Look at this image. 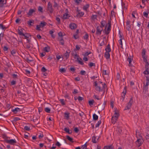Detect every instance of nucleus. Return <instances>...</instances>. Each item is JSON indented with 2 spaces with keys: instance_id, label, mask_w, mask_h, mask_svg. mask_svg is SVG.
Instances as JSON below:
<instances>
[{
  "instance_id": "obj_1",
  "label": "nucleus",
  "mask_w": 149,
  "mask_h": 149,
  "mask_svg": "<svg viewBox=\"0 0 149 149\" xmlns=\"http://www.w3.org/2000/svg\"><path fill=\"white\" fill-rule=\"evenodd\" d=\"M108 26L107 30H106V28L107 27V25L105 26V29L104 30V31H105V33L107 35L109 33L110 31L111 30V21L110 20H109L108 21Z\"/></svg>"
},
{
  "instance_id": "obj_2",
  "label": "nucleus",
  "mask_w": 149,
  "mask_h": 149,
  "mask_svg": "<svg viewBox=\"0 0 149 149\" xmlns=\"http://www.w3.org/2000/svg\"><path fill=\"white\" fill-rule=\"evenodd\" d=\"M118 14L120 17L121 21L123 23V24L124 25V17L123 15V11H122L120 10L118 12Z\"/></svg>"
},
{
  "instance_id": "obj_3",
  "label": "nucleus",
  "mask_w": 149,
  "mask_h": 149,
  "mask_svg": "<svg viewBox=\"0 0 149 149\" xmlns=\"http://www.w3.org/2000/svg\"><path fill=\"white\" fill-rule=\"evenodd\" d=\"M47 10L51 14L53 12L54 10V9L52 8V4L50 2L48 3Z\"/></svg>"
},
{
  "instance_id": "obj_4",
  "label": "nucleus",
  "mask_w": 149,
  "mask_h": 149,
  "mask_svg": "<svg viewBox=\"0 0 149 149\" xmlns=\"http://www.w3.org/2000/svg\"><path fill=\"white\" fill-rule=\"evenodd\" d=\"M133 102V97H131L130 99L129 102L128 103H127V104L124 110L129 109H130L132 104Z\"/></svg>"
},
{
  "instance_id": "obj_5",
  "label": "nucleus",
  "mask_w": 149,
  "mask_h": 149,
  "mask_svg": "<svg viewBox=\"0 0 149 149\" xmlns=\"http://www.w3.org/2000/svg\"><path fill=\"white\" fill-rule=\"evenodd\" d=\"M5 141L6 143L12 145H14L16 143H17L15 139H11L9 140H5Z\"/></svg>"
},
{
  "instance_id": "obj_6",
  "label": "nucleus",
  "mask_w": 149,
  "mask_h": 149,
  "mask_svg": "<svg viewBox=\"0 0 149 149\" xmlns=\"http://www.w3.org/2000/svg\"><path fill=\"white\" fill-rule=\"evenodd\" d=\"M114 115L112 117V118L113 119V118H114L115 119H116L117 120L118 117L119 116V112L118 111L117 109L116 108V109H115L114 110Z\"/></svg>"
},
{
  "instance_id": "obj_7",
  "label": "nucleus",
  "mask_w": 149,
  "mask_h": 149,
  "mask_svg": "<svg viewBox=\"0 0 149 149\" xmlns=\"http://www.w3.org/2000/svg\"><path fill=\"white\" fill-rule=\"evenodd\" d=\"M94 86L96 87V89L97 91H100L102 90V89H101L100 86H97V81L94 82Z\"/></svg>"
},
{
  "instance_id": "obj_8",
  "label": "nucleus",
  "mask_w": 149,
  "mask_h": 149,
  "mask_svg": "<svg viewBox=\"0 0 149 149\" xmlns=\"http://www.w3.org/2000/svg\"><path fill=\"white\" fill-rule=\"evenodd\" d=\"M102 31V29H100V27H99V26H97L96 28V34L99 35H100Z\"/></svg>"
},
{
  "instance_id": "obj_9",
  "label": "nucleus",
  "mask_w": 149,
  "mask_h": 149,
  "mask_svg": "<svg viewBox=\"0 0 149 149\" xmlns=\"http://www.w3.org/2000/svg\"><path fill=\"white\" fill-rule=\"evenodd\" d=\"M70 51L69 49H68L67 51L64 54V56L65 58L67 59L69 57L70 55Z\"/></svg>"
},
{
  "instance_id": "obj_10",
  "label": "nucleus",
  "mask_w": 149,
  "mask_h": 149,
  "mask_svg": "<svg viewBox=\"0 0 149 149\" xmlns=\"http://www.w3.org/2000/svg\"><path fill=\"white\" fill-rule=\"evenodd\" d=\"M18 34L20 35L24 36V34L23 33L22 28L19 27L18 29Z\"/></svg>"
},
{
  "instance_id": "obj_11",
  "label": "nucleus",
  "mask_w": 149,
  "mask_h": 149,
  "mask_svg": "<svg viewBox=\"0 0 149 149\" xmlns=\"http://www.w3.org/2000/svg\"><path fill=\"white\" fill-rule=\"evenodd\" d=\"M70 27L72 29H74L77 27L76 25L74 23H71L69 25Z\"/></svg>"
},
{
  "instance_id": "obj_12",
  "label": "nucleus",
  "mask_w": 149,
  "mask_h": 149,
  "mask_svg": "<svg viewBox=\"0 0 149 149\" xmlns=\"http://www.w3.org/2000/svg\"><path fill=\"white\" fill-rule=\"evenodd\" d=\"M105 49L106 52H111V49L110 48V45L109 44L107 45Z\"/></svg>"
},
{
  "instance_id": "obj_13",
  "label": "nucleus",
  "mask_w": 149,
  "mask_h": 149,
  "mask_svg": "<svg viewBox=\"0 0 149 149\" xmlns=\"http://www.w3.org/2000/svg\"><path fill=\"white\" fill-rule=\"evenodd\" d=\"M35 12V10L34 9H30L27 13V15L29 16H31L32 15L33 13Z\"/></svg>"
},
{
  "instance_id": "obj_14",
  "label": "nucleus",
  "mask_w": 149,
  "mask_h": 149,
  "mask_svg": "<svg viewBox=\"0 0 149 149\" xmlns=\"http://www.w3.org/2000/svg\"><path fill=\"white\" fill-rule=\"evenodd\" d=\"M99 109L101 111L104 110L105 108V106L104 104H99L98 105Z\"/></svg>"
},
{
  "instance_id": "obj_15",
  "label": "nucleus",
  "mask_w": 149,
  "mask_h": 149,
  "mask_svg": "<svg viewBox=\"0 0 149 149\" xmlns=\"http://www.w3.org/2000/svg\"><path fill=\"white\" fill-rule=\"evenodd\" d=\"M144 86L143 88V92H145L146 93V91H147L148 88V86L149 85L146 84L145 85L144 83Z\"/></svg>"
},
{
  "instance_id": "obj_16",
  "label": "nucleus",
  "mask_w": 149,
  "mask_h": 149,
  "mask_svg": "<svg viewBox=\"0 0 149 149\" xmlns=\"http://www.w3.org/2000/svg\"><path fill=\"white\" fill-rule=\"evenodd\" d=\"M21 111L20 109L18 108H16L12 109V111L15 113H16L17 112L20 111Z\"/></svg>"
},
{
  "instance_id": "obj_17",
  "label": "nucleus",
  "mask_w": 149,
  "mask_h": 149,
  "mask_svg": "<svg viewBox=\"0 0 149 149\" xmlns=\"http://www.w3.org/2000/svg\"><path fill=\"white\" fill-rule=\"evenodd\" d=\"M77 61L79 64L81 65H83L84 64V63L82 61V59L81 58H77Z\"/></svg>"
},
{
  "instance_id": "obj_18",
  "label": "nucleus",
  "mask_w": 149,
  "mask_h": 149,
  "mask_svg": "<svg viewBox=\"0 0 149 149\" xmlns=\"http://www.w3.org/2000/svg\"><path fill=\"white\" fill-rule=\"evenodd\" d=\"M113 146L112 145L108 146H105L104 147L103 149H113Z\"/></svg>"
},
{
  "instance_id": "obj_19",
  "label": "nucleus",
  "mask_w": 149,
  "mask_h": 149,
  "mask_svg": "<svg viewBox=\"0 0 149 149\" xmlns=\"http://www.w3.org/2000/svg\"><path fill=\"white\" fill-rule=\"evenodd\" d=\"M64 130L68 134H70L72 133V131L71 130H70L68 128L65 127Z\"/></svg>"
},
{
  "instance_id": "obj_20",
  "label": "nucleus",
  "mask_w": 149,
  "mask_h": 149,
  "mask_svg": "<svg viewBox=\"0 0 149 149\" xmlns=\"http://www.w3.org/2000/svg\"><path fill=\"white\" fill-rule=\"evenodd\" d=\"M137 142V145L138 147L142 145L141 141V139H138L136 142Z\"/></svg>"
},
{
  "instance_id": "obj_21",
  "label": "nucleus",
  "mask_w": 149,
  "mask_h": 149,
  "mask_svg": "<svg viewBox=\"0 0 149 149\" xmlns=\"http://www.w3.org/2000/svg\"><path fill=\"white\" fill-rule=\"evenodd\" d=\"M109 53L106 52L105 53L104 56L107 59H108L110 58V55Z\"/></svg>"
},
{
  "instance_id": "obj_22",
  "label": "nucleus",
  "mask_w": 149,
  "mask_h": 149,
  "mask_svg": "<svg viewBox=\"0 0 149 149\" xmlns=\"http://www.w3.org/2000/svg\"><path fill=\"white\" fill-rule=\"evenodd\" d=\"M142 58H143V61H144V62H145L146 63V66L147 65H148L149 64L148 63V62L147 61V57L146 56H143Z\"/></svg>"
},
{
  "instance_id": "obj_23",
  "label": "nucleus",
  "mask_w": 149,
  "mask_h": 149,
  "mask_svg": "<svg viewBox=\"0 0 149 149\" xmlns=\"http://www.w3.org/2000/svg\"><path fill=\"white\" fill-rule=\"evenodd\" d=\"M47 24V23L44 21L41 22L39 25L41 27H43Z\"/></svg>"
},
{
  "instance_id": "obj_24",
  "label": "nucleus",
  "mask_w": 149,
  "mask_h": 149,
  "mask_svg": "<svg viewBox=\"0 0 149 149\" xmlns=\"http://www.w3.org/2000/svg\"><path fill=\"white\" fill-rule=\"evenodd\" d=\"M98 116L95 114L94 113L93 114V120H97L98 119Z\"/></svg>"
},
{
  "instance_id": "obj_25",
  "label": "nucleus",
  "mask_w": 149,
  "mask_h": 149,
  "mask_svg": "<svg viewBox=\"0 0 149 149\" xmlns=\"http://www.w3.org/2000/svg\"><path fill=\"white\" fill-rule=\"evenodd\" d=\"M70 113H64V117L66 118V119L67 120H68L69 118L70 117Z\"/></svg>"
},
{
  "instance_id": "obj_26",
  "label": "nucleus",
  "mask_w": 149,
  "mask_h": 149,
  "mask_svg": "<svg viewBox=\"0 0 149 149\" xmlns=\"http://www.w3.org/2000/svg\"><path fill=\"white\" fill-rule=\"evenodd\" d=\"M134 25L136 26V28L137 29H139V28L141 26V23L139 22L138 23L135 22L134 23Z\"/></svg>"
},
{
  "instance_id": "obj_27",
  "label": "nucleus",
  "mask_w": 149,
  "mask_h": 149,
  "mask_svg": "<svg viewBox=\"0 0 149 149\" xmlns=\"http://www.w3.org/2000/svg\"><path fill=\"white\" fill-rule=\"evenodd\" d=\"M50 49V48L48 46L47 47H45L44 48V51L46 52H49Z\"/></svg>"
},
{
  "instance_id": "obj_28",
  "label": "nucleus",
  "mask_w": 149,
  "mask_h": 149,
  "mask_svg": "<svg viewBox=\"0 0 149 149\" xmlns=\"http://www.w3.org/2000/svg\"><path fill=\"white\" fill-rule=\"evenodd\" d=\"M133 59L132 58H130V57H128V58H127V60L129 62V66H132V65L131 64V62L132 61Z\"/></svg>"
},
{
  "instance_id": "obj_29",
  "label": "nucleus",
  "mask_w": 149,
  "mask_h": 149,
  "mask_svg": "<svg viewBox=\"0 0 149 149\" xmlns=\"http://www.w3.org/2000/svg\"><path fill=\"white\" fill-rule=\"evenodd\" d=\"M126 86L124 88V89L125 90V91H123V93H122L123 94V95L122 96V97L123 98V100L124 99V98L125 97V95L126 94Z\"/></svg>"
},
{
  "instance_id": "obj_30",
  "label": "nucleus",
  "mask_w": 149,
  "mask_h": 149,
  "mask_svg": "<svg viewBox=\"0 0 149 149\" xmlns=\"http://www.w3.org/2000/svg\"><path fill=\"white\" fill-rule=\"evenodd\" d=\"M59 141L63 144L65 145V144L67 143L66 142V139H63V140H60Z\"/></svg>"
},
{
  "instance_id": "obj_31",
  "label": "nucleus",
  "mask_w": 149,
  "mask_h": 149,
  "mask_svg": "<svg viewBox=\"0 0 149 149\" xmlns=\"http://www.w3.org/2000/svg\"><path fill=\"white\" fill-rule=\"evenodd\" d=\"M66 138L68 140L70 141V142L72 143L73 142V139L72 138L70 137L69 136H67Z\"/></svg>"
},
{
  "instance_id": "obj_32",
  "label": "nucleus",
  "mask_w": 149,
  "mask_h": 149,
  "mask_svg": "<svg viewBox=\"0 0 149 149\" xmlns=\"http://www.w3.org/2000/svg\"><path fill=\"white\" fill-rule=\"evenodd\" d=\"M102 85L103 86V87L102 88V91H103V93L104 94L105 92V89L107 88V86L105 83L102 84Z\"/></svg>"
},
{
  "instance_id": "obj_33",
  "label": "nucleus",
  "mask_w": 149,
  "mask_h": 149,
  "mask_svg": "<svg viewBox=\"0 0 149 149\" xmlns=\"http://www.w3.org/2000/svg\"><path fill=\"white\" fill-rule=\"evenodd\" d=\"M60 43L62 45H64V41L63 39V38H61V39L59 40Z\"/></svg>"
},
{
  "instance_id": "obj_34",
  "label": "nucleus",
  "mask_w": 149,
  "mask_h": 149,
  "mask_svg": "<svg viewBox=\"0 0 149 149\" xmlns=\"http://www.w3.org/2000/svg\"><path fill=\"white\" fill-rule=\"evenodd\" d=\"M34 22V21L33 20H29L28 22V24L31 26H32V25L31 24V23H33V24Z\"/></svg>"
},
{
  "instance_id": "obj_35",
  "label": "nucleus",
  "mask_w": 149,
  "mask_h": 149,
  "mask_svg": "<svg viewBox=\"0 0 149 149\" xmlns=\"http://www.w3.org/2000/svg\"><path fill=\"white\" fill-rule=\"evenodd\" d=\"M84 39L86 40L88 39V34L86 33L85 35L83 36Z\"/></svg>"
},
{
  "instance_id": "obj_36",
  "label": "nucleus",
  "mask_w": 149,
  "mask_h": 149,
  "mask_svg": "<svg viewBox=\"0 0 149 149\" xmlns=\"http://www.w3.org/2000/svg\"><path fill=\"white\" fill-rule=\"evenodd\" d=\"M26 61L27 62L29 63L33 61V60L32 58L29 59V58L27 57L26 59Z\"/></svg>"
},
{
  "instance_id": "obj_37",
  "label": "nucleus",
  "mask_w": 149,
  "mask_h": 149,
  "mask_svg": "<svg viewBox=\"0 0 149 149\" xmlns=\"http://www.w3.org/2000/svg\"><path fill=\"white\" fill-rule=\"evenodd\" d=\"M69 17V15L67 13H65L63 15V17L64 19H67Z\"/></svg>"
},
{
  "instance_id": "obj_38",
  "label": "nucleus",
  "mask_w": 149,
  "mask_h": 149,
  "mask_svg": "<svg viewBox=\"0 0 149 149\" xmlns=\"http://www.w3.org/2000/svg\"><path fill=\"white\" fill-rule=\"evenodd\" d=\"M94 102V101L93 100H89L88 101V103L90 106L93 105V104Z\"/></svg>"
},
{
  "instance_id": "obj_39",
  "label": "nucleus",
  "mask_w": 149,
  "mask_h": 149,
  "mask_svg": "<svg viewBox=\"0 0 149 149\" xmlns=\"http://www.w3.org/2000/svg\"><path fill=\"white\" fill-rule=\"evenodd\" d=\"M45 111L47 113H50L51 109L48 107H46L45 109Z\"/></svg>"
},
{
  "instance_id": "obj_40",
  "label": "nucleus",
  "mask_w": 149,
  "mask_h": 149,
  "mask_svg": "<svg viewBox=\"0 0 149 149\" xmlns=\"http://www.w3.org/2000/svg\"><path fill=\"white\" fill-rule=\"evenodd\" d=\"M96 139V137L95 136H93L92 138V141L93 143H96L97 142L95 140Z\"/></svg>"
},
{
  "instance_id": "obj_41",
  "label": "nucleus",
  "mask_w": 149,
  "mask_h": 149,
  "mask_svg": "<svg viewBox=\"0 0 149 149\" xmlns=\"http://www.w3.org/2000/svg\"><path fill=\"white\" fill-rule=\"evenodd\" d=\"M146 84L149 85V77L148 76H146Z\"/></svg>"
},
{
  "instance_id": "obj_42",
  "label": "nucleus",
  "mask_w": 149,
  "mask_h": 149,
  "mask_svg": "<svg viewBox=\"0 0 149 149\" xmlns=\"http://www.w3.org/2000/svg\"><path fill=\"white\" fill-rule=\"evenodd\" d=\"M89 6V4H86V5L84 6L83 9L85 10H86Z\"/></svg>"
},
{
  "instance_id": "obj_43",
  "label": "nucleus",
  "mask_w": 149,
  "mask_h": 149,
  "mask_svg": "<svg viewBox=\"0 0 149 149\" xmlns=\"http://www.w3.org/2000/svg\"><path fill=\"white\" fill-rule=\"evenodd\" d=\"M59 71L62 73H64L66 72V70L65 68H62L59 69Z\"/></svg>"
},
{
  "instance_id": "obj_44",
  "label": "nucleus",
  "mask_w": 149,
  "mask_h": 149,
  "mask_svg": "<svg viewBox=\"0 0 149 149\" xmlns=\"http://www.w3.org/2000/svg\"><path fill=\"white\" fill-rule=\"evenodd\" d=\"M89 66L90 67H91L92 66H95V64L92 62H90L88 64Z\"/></svg>"
},
{
  "instance_id": "obj_45",
  "label": "nucleus",
  "mask_w": 149,
  "mask_h": 149,
  "mask_svg": "<svg viewBox=\"0 0 149 149\" xmlns=\"http://www.w3.org/2000/svg\"><path fill=\"white\" fill-rule=\"evenodd\" d=\"M59 101L61 102V104L63 105L65 104V103L64 102V99H60L59 100Z\"/></svg>"
},
{
  "instance_id": "obj_46",
  "label": "nucleus",
  "mask_w": 149,
  "mask_h": 149,
  "mask_svg": "<svg viewBox=\"0 0 149 149\" xmlns=\"http://www.w3.org/2000/svg\"><path fill=\"white\" fill-rule=\"evenodd\" d=\"M38 11L42 13L43 12L42 8L40 6L38 7Z\"/></svg>"
},
{
  "instance_id": "obj_47",
  "label": "nucleus",
  "mask_w": 149,
  "mask_h": 149,
  "mask_svg": "<svg viewBox=\"0 0 149 149\" xmlns=\"http://www.w3.org/2000/svg\"><path fill=\"white\" fill-rule=\"evenodd\" d=\"M148 12H144L143 13V15L145 17L147 18L148 16Z\"/></svg>"
},
{
  "instance_id": "obj_48",
  "label": "nucleus",
  "mask_w": 149,
  "mask_h": 149,
  "mask_svg": "<svg viewBox=\"0 0 149 149\" xmlns=\"http://www.w3.org/2000/svg\"><path fill=\"white\" fill-rule=\"evenodd\" d=\"M117 121V120L116 119H115L114 118H113V119L112 118H112L111 122L113 124H114L115 123H116Z\"/></svg>"
},
{
  "instance_id": "obj_49",
  "label": "nucleus",
  "mask_w": 149,
  "mask_h": 149,
  "mask_svg": "<svg viewBox=\"0 0 149 149\" xmlns=\"http://www.w3.org/2000/svg\"><path fill=\"white\" fill-rule=\"evenodd\" d=\"M58 5L57 4L56 1H54V5H53V7L54 8H55L56 7L58 8Z\"/></svg>"
},
{
  "instance_id": "obj_50",
  "label": "nucleus",
  "mask_w": 149,
  "mask_h": 149,
  "mask_svg": "<svg viewBox=\"0 0 149 149\" xmlns=\"http://www.w3.org/2000/svg\"><path fill=\"white\" fill-rule=\"evenodd\" d=\"M119 3L120 5L121 3L123 8H125V4L124 3H123L122 1L121 2L120 0L119 1Z\"/></svg>"
},
{
  "instance_id": "obj_51",
  "label": "nucleus",
  "mask_w": 149,
  "mask_h": 149,
  "mask_svg": "<svg viewBox=\"0 0 149 149\" xmlns=\"http://www.w3.org/2000/svg\"><path fill=\"white\" fill-rule=\"evenodd\" d=\"M91 53V52L90 51V52H86L84 54V57L86 56H88L89 54H90Z\"/></svg>"
},
{
  "instance_id": "obj_52",
  "label": "nucleus",
  "mask_w": 149,
  "mask_h": 149,
  "mask_svg": "<svg viewBox=\"0 0 149 149\" xmlns=\"http://www.w3.org/2000/svg\"><path fill=\"white\" fill-rule=\"evenodd\" d=\"M41 27L39 25H36V29L37 31H41L40 28Z\"/></svg>"
},
{
  "instance_id": "obj_53",
  "label": "nucleus",
  "mask_w": 149,
  "mask_h": 149,
  "mask_svg": "<svg viewBox=\"0 0 149 149\" xmlns=\"http://www.w3.org/2000/svg\"><path fill=\"white\" fill-rule=\"evenodd\" d=\"M148 68H147L146 70L143 72V73L145 74H149V72L148 70Z\"/></svg>"
},
{
  "instance_id": "obj_54",
  "label": "nucleus",
  "mask_w": 149,
  "mask_h": 149,
  "mask_svg": "<svg viewBox=\"0 0 149 149\" xmlns=\"http://www.w3.org/2000/svg\"><path fill=\"white\" fill-rule=\"evenodd\" d=\"M87 145L86 144V143L84 145L82 146L81 148L82 149H87Z\"/></svg>"
},
{
  "instance_id": "obj_55",
  "label": "nucleus",
  "mask_w": 149,
  "mask_h": 149,
  "mask_svg": "<svg viewBox=\"0 0 149 149\" xmlns=\"http://www.w3.org/2000/svg\"><path fill=\"white\" fill-rule=\"evenodd\" d=\"M80 74L81 75H85L86 74V72L85 71L82 70L80 72Z\"/></svg>"
},
{
  "instance_id": "obj_56",
  "label": "nucleus",
  "mask_w": 149,
  "mask_h": 149,
  "mask_svg": "<svg viewBox=\"0 0 149 149\" xmlns=\"http://www.w3.org/2000/svg\"><path fill=\"white\" fill-rule=\"evenodd\" d=\"M146 51L145 49H143V50L142 52V57L145 56V55L146 54Z\"/></svg>"
},
{
  "instance_id": "obj_57",
  "label": "nucleus",
  "mask_w": 149,
  "mask_h": 149,
  "mask_svg": "<svg viewBox=\"0 0 149 149\" xmlns=\"http://www.w3.org/2000/svg\"><path fill=\"white\" fill-rule=\"evenodd\" d=\"M84 14V13L83 12H79L78 14L77 15V16L79 15L80 17L82 16Z\"/></svg>"
},
{
  "instance_id": "obj_58",
  "label": "nucleus",
  "mask_w": 149,
  "mask_h": 149,
  "mask_svg": "<svg viewBox=\"0 0 149 149\" xmlns=\"http://www.w3.org/2000/svg\"><path fill=\"white\" fill-rule=\"evenodd\" d=\"M47 70L44 67H43L41 69V71L43 72H45Z\"/></svg>"
},
{
  "instance_id": "obj_59",
  "label": "nucleus",
  "mask_w": 149,
  "mask_h": 149,
  "mask_svg": "<svg viewBox=\"0 0 149 149\" xmlns=\"http://www.w3.org/2000/svg\"><path fill=\"white\" fill-rule=\"evenodd\" d=\"M24 129L26 131H29L30 130V127L27 126H26L24 127Z\"/></svg>"
},
{
  "instance_id": "obj_60",
  "label": "nucleus",
  "mask_w": 149,
  "mask_h": 149,
  "mask_svg": "<svg viewBox=\"0 0 149 149\" xmlns=\"http://www.w3.org/2000/svg\"><path fill=\"white\" fill-rule=\"evenodd\" d=\"M106 23V22H105V21H102L100 22V24L101 25H102V26H104L105 24Z\"/></svg>"
},
{
  "instance_id": "obj_61",
  "label": "nucleus",
  "mask_w": 149,
  "mask_h": 149,
  "mask_svg": "<svg viewBox=\"0 0 149 149\" xmlns=\"http://www.w3.org/2000/svg\"><path fill=\"white\" fill-rule=\"evenodd\" d=\"M70 70L73 72H74L76 69L74 67H71L70 68Z\"/></svg>"
},
{
  "instance_id": "obj_62",
  "label": "nucleus",
  "mask_w": 149,
  "mask_h": 149,
  "mask_svg": "<svg viewBox=\"0 0 149 149\" xmlns=\"http://www.w3.org/2000/svg\"><path fill=\"white\" fill-rule=\"evenodd\" d=\"M101 121L100 120L98 122H97V123L96 124V125H95V127H99V125H100V124L101 123Z\"/></svg>"
},
{
  "instance_id": "obj_63",
  "label": "nucleus",
  "mask_w": 149,
  "mask_h": 149,
  "mask_svg": "<svg viewBox=\"0 0 149 149\" xmlns=\"http://www.w3.org/2000/svg\"><path fill=\"white\" fill-rule=\"evenodd\" d=\"M77 99H78L79 101L80 102L83 100L84 98L83 97H81V96H79L77 98Z\"/></svg>"
},
{
  "instance_id": "obj_64",
  "label": "nucleus",
  "mask_w": 149,
  "mask_h": 149,
  "mask_svg": "<svg viewBox=\"0 0 149 149\" xmlns=\"http://www.w3.org/2000/svg\"><path fill=\"white\" fill-rule=\"evenodd\" d=\"M97 15H93L91 17L92 19H96Z\"/></svg>"
}]
</instances>
